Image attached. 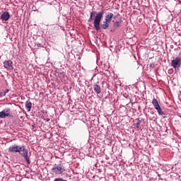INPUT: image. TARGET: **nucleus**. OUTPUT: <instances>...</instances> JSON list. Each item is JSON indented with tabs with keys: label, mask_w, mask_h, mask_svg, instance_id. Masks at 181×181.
Returning <instances> with one entry per match:
<instances>
[{
	"label": "nucleus",
	"mask_w": 181,
	"mask_h": 181,
	"mask_svg": "<svg viewBox=\"0 0 181 181\" xmlns=\"http://www.w3.org/2000/svg\"><path fill=\"white\" fill-rule=\"evenodd\" d=\"M8 152L10 153H16L18 152V153L25 159V162H27L28 165H30V160L28 155V149L25 148V146H19L16 144L12 145L8 148Z\"/></svg>",
	"instance_id": "obj_1"
},
{
	"label": "nucleus",
	"mask_w": 181,
	"mask_h": 181,
	"mask_svg": "<svg viewBox=\"0 0 181 181\" xmlns=\"http://www.w3.org/2000/svg\"><path fill=\"white\" fill-rule=\"evenodd\" d=\"M103 18H104V10L100 11L98 13L95 11H91L88 22H93V25L95 30H100L101 29L100 24L101 23Z\"/></svg>",
	"instance_id": "obj_2"
},
{
	"label": "nucleus",
	"mask_w": 181,
	"mask_h": 181,
	"mask_svg": "<svg viewBox=\"0 0 181 181\" xmlns=\"http://www.w3.org/2000/svg\"><path fill=\"white\" fill-rule=\"evenodd\" d=\"M53 173L55 175H62L66 169L64 168V165L63 164L55 165L54 167L52 168Z\"/></svg>",
	"instance_id": "obj_3"
},
{
	"label": "nucleus",
	"mask_w": 181,
	"mask_h": 181,
	"mask_svg": "<svg viewBox=\"0 0 181 181\" xmlns=\"http://www.w3.org/2000/svg\"><path fill=\"white\" fill-rule=\"evenodd\" d=\"M152 104L155 110L158 111L159 115H163L164 113L163 111L162 110V107H160V105H159V103L158 102V100L156 98L153 99Z\"/></svg>",
	"instance_id": "obj_4"
},
{
	"label": "nucleus",
	"mask_w": 181,
	"mask_h": 181,
	"mask_svg": "<svg viewBox=\"0 0 181 181\" xmlns=\"http://www.w3.org/2000/svg\"><path fill=\"white\" fill-rule=\"evenodd\" d=\"M6 117H12V111L11 107H6L0 112V118H6Z\"/></svg>",
	"instance_id": "obj_5"
},
{
	"label": "nucleus",
	"mask_w": 181,
	"mask_h": 181,
	"mask_svg": "<svg viewBox=\"0 0 181 181\" xmlns=\"http://www.w3.org/2000/svg\"><path fill=\"white\" fill-rule=\"evenodd\" d=\"M181 60L180 58L176 57L175 59L171 61V66L174 67V69H177V67H180Z\"/></svg>",
	"instance_id": "obj_6"
},
{
	"label": "nucleus",
	"mask_w": 181,
	"mask_h": 181,
	"mask_svg": "<svg viewBox=\"0 0 181 181\" xmlns=\"http://www.w3.org/2000/svg\"><path fill=\"white\" fill-rule=\"evenodd\" d=\"M4 68L7 70H13V62L11 60H6L4 62Z\"/></svg>",
	"instance_id": "obj_7"
},
{
	"label": "nucleus",
	"mask_w": 181,
	"mask_h": 181,
	"mask_svg": "<svg viewBox=\"0 0 181 181\" xmlns=\"http://www.w3.org/2000/svg\"><path fill=\"white\" fill-rule=\"evenodd\" d=\"M10 18H11V15H9V13L6 11L4 12L1 16V19L3 21H4L5 22H6V21H8Z\"/></svg>",
	"instance_id": "obj_8"
},
{
	"label": "nucleus",
	"mask_w": 181,
	"mask_h": 181,
	"mask_svg": "<svg viewBox=\"0 0 181 181\" xmlns=\"http://www.w3.org/2000/svg\"><path fill=\"white\" fill-rule=\"evenodd\" d=\"M112 18H114V13L111 12L106 13L105 16V21L111 23V21H112Z\"/></svg>",
	"instance_id": "obj_9"
},
{
	"label": "nucleus",
	"mask_w": 181,
	"mask_h": 181,
	"mask_svg": "<svg viewBox=\"0 0 181 181\" xmlns=\"http://www.w3.org/2000/svg\"><path fill=\"white\" fill-rule=\"evenodd\" d=\"M93 90L96 94H100L101 93V86L97 84L93 85Z\"/></svg>",
	"instance_id": "obj_10"
},
{
	"label": "nucleus",
	"mask_w": 181,
	"mask_h": 181,
	"mask_svg": "<svg viewBox=\"0 0 181 181\" xmlns=\"http://www.w3.org/2000/svg\"><path fill=\"white\" fill-rule=\"evenodd\" d=\"M110 23H111L110 21H107L105 20V21H103V23L101 25L102 28L105 30L108 29V28H110Z\"/></svg>",
	"instance_id": "obj_11"
},
{
	"label": "nucleus",
	"mask_w": 181,
	"mask_h": 181,
	"mask_svg": "<svg viewBox=\"0 0 181 181\" xmlns=\"http://www.w3.org/2000/svg\"><path fill=\"white\" fill-rule=\"evenodd\" d=\"M25 107L27 111H30V110H32V102H30V100H28L25 103Z\"/></svg>",
	"instance_id": "obj_12"
},
{
	"label": "nucleus",
	"mask_w": 181,
	"mask_h": 181,
	"mask_svg": "<svg viewBox=\"0 0 181 181\" xmlns=\"http://www.w3.org/2000/svg\"><path fill=\"white\" fill-rule=\"evenodd\" d=\"M120 25H121V22L119 21H117L114 23L115 28H119Z\"/></svg>",
	"instance_id": "obj_13"
},
{
	"label": "nucleus",
	"mask_w": 181,
	"mask_h": 181,
	"mask_svg": "<svg viewBox=\"0 0 181 181\" xmlns=\"http://www.w3.org/2000/svg\"><path fill=\"white\" fill-rule=\"evenodd\" d=\"M1 93H2L3 97H5V95H6V94H8V93H9V89H6L4 90V92H1Z\"/></svg>",
	"instance_id": "obj_14"
},
{
	"label": "nucleus",
	"mask_w": 181,
	"mask_h": 181,
	"mask_svg": "<svg viewBox=\"0 0 181 181\" xmlns=\"http://www.w3.org/2000/svg\"><path fill=\"white\" fill-rule=\"evenodd\" d=\"M149 67H150V70H152V69H155V63L154 62L151 63L149 65Z\"/></svg>",
	"instance_id": "obj_15"
},
{
	"label": "nucleus",
	"mask_w": 181,
	"mask_h": 181,
	"mask_svg": "<svg viewBox=\"0 0 181 181\" xmlns=\"http://www.w3.org/2000/svg\"><path fill=\"white\" fill-rule=\"evenodd\" d=\"M136 128H139V122H137L135 125Z\"/></svg>",
	"instance_id": "obj_16"
},
{
	"label": "nucleus",
	"mask_w": 181,
	"mask_h": 181,
	"mask_svg": "<svg viewBox=\"0 0 181 181\" xmlns=\"http://www.w3.org/2000/svg\"><path fill=\"white\" fill-rule=\"evenodd\" d=\"M1 97H3V95H2V92H0V98H1Z\"/></svg>",
	"instance_id": "obj_17"
}]
</instances>
